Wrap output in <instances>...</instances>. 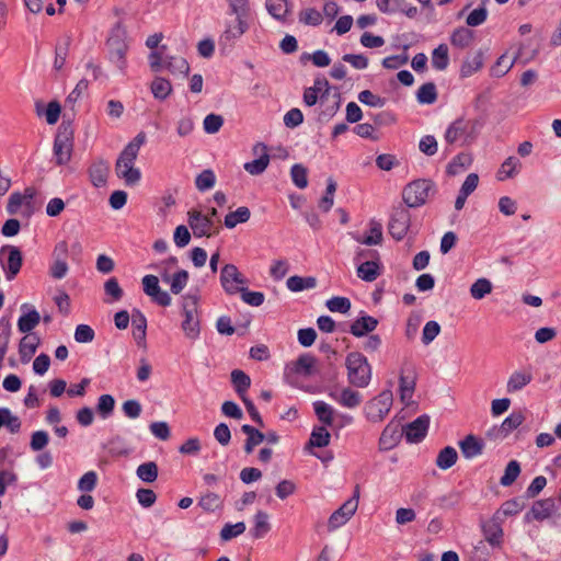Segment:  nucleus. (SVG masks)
<instances>
[{
  "label": "nucleus",
  "instance_id": "1",
  "mask_svg": "<svg viewBox=\"0 0 561 561\" xmlns=\"http://www.w3.org/2000/svg\"><path fill=\"white\" fill-rule=\"evenodd\" d=\"M146 142V134L140 131L121 152L116 165L115 173L123 179L126 185H135L140 181V171L134 167L141 146Z\"/></svg>",
  "mask_w": 561,
  "mask_h": 561
},
{
  "label": "nucleus",
  "instance_id": "2",
  "mask_svg": "<svg viewBox=\"0 0 561 561\" xmlns=\"http://www.w3.org/2000/svg\"><path fill=\"white\" fill-rule=\"evenodd\" d=\"M199 295L198 293H188L182 298L183 321L181 328L185 336L190 340L198 339L201 334L199 320Z\"/></svg>",
  "mask_w": 561,
  "mask_h": 561
},
{
  "label": "nucleus",
  "instance_id": "3",
  "mask_svg": "<svg viewBox=\"0 0 561 561\" xmlns=\"http://www.w3.org/2000/svg\"><path fill=\"white\" fill-rule=\"evenodd\" d=\"M348 382L357 388H365L371 379V366L367 358L359 352H352L346 356Z\"/></svg>",
  "mask_w": 561,
  "mask_h": 561
},
{
  "label": "nucleus",
  "instance_id": "4",
  "mask_svg": "<svg viewBox=\"0 0 561 561\" xmlns=\"http://www.w3.org/2000/svg\"><path fill=\"white\" fill-rule=\"evenodd\" d=\"M435 193V184L431 180L420 179L409 183L402 192V198L409 207L424 205Z\"/></svg>",
  "mask_w": 561,
  "mask_h": 561
},
{
  "label": "nucleus",
  "instance_id": "5",
  "mask_svg": "<svg viewBox=\"0 0 561 561\" xmlns=\"http://www.w3.org/2000/svg\"><path fill=\"white\" fill-rule=\"evenodd\" d=\"M393 403L392 391L387 389L366 402L364 413L366 419L373 423H380L391 410Z\"/></svg>",
  "mask_w": 561,
  "mask_h": 561
},
{
  "label": "nucleus",
  "instance_id": "6",
  "mask_svg": "<svg viewBox=\"0 0 561 561\" xmlns=\"http://www.w3.org/2000/svg\"><path fill=\"white\" fill-rule=\"evenodd\" d=\"M477 123L465 118H458L453 122L445 131V141L449 145L461 142V145L471 144L477 136Z\"/></svg>",
  "mask_w": 561,
  "mask_h": 561
},
{
  "label": "nucleus",
  "instance_id": "7",
  "mask_svg": "<svg viewBox=\"0 0 561 561\" xmlns=\"http://www.w3.org/2000/svg\"><path fill=\"white\" fill-rule=\"evenodd\" d=\"M219 280L224 291L229 296L239 294V291L248 285V279L239 268L231 263L225 264L221 267Z\"/></svg>",
  "mask_w": 561,
  "mask_h": 561
},
{
  "label": "nucleus",
  "instance_id": "8",
  "mask_svg": "<svg viewBox=\"0 0 561 561\" xmlns=\"http://www.w3.org/2000/svg\"><path fill=\"white\" fill-rule=\"evenodd\" d=\"M561 519V513L552 497L538 500L533 503L529 512L525 514V522H543L546 519Z\"/></svg>",
  "mask_w": 561,
  "mask_h": 561
},
{
  "label": "nucleus",
  "instance_id": "9",
  "mask_svg": "<svg viewBox=\"0 0 561 561\" xmlns=\"http://www.w3.org/2000/svg\"><path fill=\"white\" fill-rule=\"evenodd\" d=\"M359 499V486L356 485L354 495L348 499L343 505L331 514L328 520V527L330 530H335L341 526L345 525L351 517L356 513L358 507Z\"/></svg>",
  "mask_w": 561,
  "mask_h": 561
},
{
  "label": "nucleus",
  "instance_id": "10",
  "mask_svg": "<svg viewBox=\"0 0 561 561\" xmlns=\"http://www.w3.org/2000/svg\"><path fill=\"white\" fill-rule=\"evenodd\" d=\"M72 148L71 131L67 128L59 130L54 141V154L58 165H65L71 160Z\"/></svg>",
  "mask_w": 561,
  "mask_h": 561
},
{
  "label": "nucleus",
  "instance_id": "11",
  "mask_svg": "<svg viewBox=\"0 0 561 561\" xmlns=\"http://www.w3.org/2000/svg\"><path fill=\"white\" fill-rule=\"evenodd\" d=\"M187 222L196 238L211 237L217 233L214 231V220L209 216H204L202 211L197 209H191L187 211Z\"/></svg>",
  "mask_w": 561,
  "mask_h": 561
},
{
  "label": "nucleus",
  "instance_id": "12",
  "mask_svg": "<svg viewBox=\"0 0 561 561\" xmlns=\"http://www.w3.org/2000/svg\"><path fill=\"white\" fill-rule=\"evenodd\" d=\"M411 224V214L407 208L399 207L396 208L391 215L388 230L393 239L397 241L402 240L410 228Z\"/></svg>",
  "mask_w": 561,
  "mask_h": 561
},
{
  "label": "nucleus",
  "instance_id": "13",
  "mask_svg": "<svg viewBox=\"0 0 561 561\" xmlns=\"http://www.w3.org/2000/svg\"><path fill=\"white\" fill-rule=\"evenodd\" d=\"M142 287L144 291L147 296H149L154 302L162 307H167L171 305L170 295L162 290L159 285V279L154 275H146L142 278Z\"/></svg>",
  "mask_w": 561,
  "mask_h": 561
},
{
  "label": "nucleus",
  "instance_id": "14",
  "mask_svg": "<svg viewBox=\"0 0 561 561\" xmlns=\"http://www.w3.org/2000/svg\"><path fill=\"white\" fill-rule=\"evenodd\" d=\"M400 399L404 404H410L415 390V374L411 365L405 364L401 368L399 379Z\"/></svg>",
  "mask_w": 561,
  "mask_h": 561
},
{
  "label": "nucleus",
  "instance_id": "15",
  "mask_svg": "<svg viewBox=\"0 0 561 561\" xmlns=\"http://www.w3.org/2000/svg\"><path fill=\"white\" fill-rule=\"evenodd\" d=\"M248 16L236 15L234 22L226 25V30L220 36V43L231 45L236 39L240 38L249 30Z\"/></svg>",
  "mask_w": 561,
  "mask_h": 561
},
{
  "label": "nucleus",
  "instance_id": "16",
  "mask_svg": "<svg viewBox=\"0 0 561 561\" xmlns=\"http://www.w3.org/2000/svg\"><path fill=\"white\" fill-rule=\"evenodd\" d=\"M430 416L423 414L403 427V433L409 443H419L427 434Z\"/></svg>",
  "mask_w": 561,
  "mask_h": 561
},
{
  "label": "nucleus",
  "instance_id": "17",
  "mask_svg": "<svg viewBox=\"0 0 561 561\" xmlns=\"http://www.w3.org/2000/svg\"><path fill=\"white\" fill-rule=\"evenodd\" d=\"M4 250L8 251V260L7 263L2 265V268L4 271L5 278L8 280H12L21 271L23 264L22 252L18 247L14 245L3 248L2 251Z\"/></svg>",
  "mask_w": 561,
  "mask_h": 561
},
{
  "label": "nucleus",
  "instance_id": "18",
  "mask_svg": "<svg viewBox=\"0 0 561 561\" xmlns=\"http://www.w3.org/2000/svg\"><path fill=\"white\" fill-rule=\"evenodd\" d=\"M402 434L403 428H401L400 423L392 420L383 428L379 444L383 449H391L400 442Z\"/></svg>",
  "mask_w": 561,
  "mask_h": 561
},
{
  "label": "nucleus",
  "instance_id": "19",
  "mask_svg": "<svg viewBox=\"0 0 561 561\" xmlns=\"http://www.w3.org/2000/svg\"><path fill=\"white\" fill-rule=\"evenodd\" d=\"M108 173L110 165L103 159H98L93 161L88 169L90 182L94 187L104 186L107 182Z\"/></svg>",
  "mask_w": 561,
  "mask_h": 561
},
{
  "label": "nucleus",
  "instance_id": "20",
  "mask_svg": "<svg viewBox=\"0 0 561 561\" xmlns=\"http://www.w3.org/2000/svg\"><path fill=\"white\" fill-rule=\"evenodd\" d=\"M333 400H335L340 405L347 409H355L362 403V394L353 390L350 387H344L340 393L330 392L329 394Z\"/></svg>",
  "mask_w": 561,
  "mask_h": 561
},
{
  "label": "nucleus",
  "instance_id": "21",
  "mask_svg": "<svg viewBox=\"0 0 561 561\" xmlns=\"http://www.w3.org/2000/svg\"><path fill=\"white\" fill-rule=\"evenodd\" d=\"M110 47V61L113 62L121 72H125L127 67V45L119 39H111Z\"/></svg>",
  "mask_w": 561,
  "mask_h": 561
},
{
  "label": "nucleus",
  "instance_id": "22",
  "mask_svg": "<svg viewBox=\"0 0 561 561\" xmlns=\"http://www.w3.org/2000/svg\"><path fill=\"white\" fill-rule=\"evenodd\" d=\"M533 380V374L528 369L515 370L511 374L506 382V391L515 393L525 388Z\"/></svg>",
  "mask_w": 561,
  "mask_h": 561
},
{
  "label": "nucleus",
  "instance_id": "23",
  "mask_svg": "<svg viewBox=\"0 0 561 561\" xmlns=\"http://www.w3.org/2000/svg\"><path fill=\"white\" fill-rule=\"evenodd\" d=\"M291 365L293 371L304 377L312 376L317 371V358L310 354L300 355Z\"/></svg>",
  "mask_w": 561,
  "mask_h": 561
},
{
  "label": "nucleus",
  "instance_id": "24",
  "mask_svg": "<svg viewBox=\"0 0 561 561\" xmlns=\"http://www.w3.org/2000/svg\"><path fill=\"white\" fill-rule=\"evenodd\" d=\"M378 325V320L371 316H362L356 319L350 329V332L354 336H364L367 333L373 332Z\"/></svg>",
  "mask_w": 561,
  "mask_h": 561
},
{
  "label": "nucleus",
  "instance_id": "25",
  "mask_svg": "<svg viewBox=\"0 0 561 561\" xmlns=\"http://www.w3.org/2000/svg\"><path fill=\"white\" fill-rule=\"evenodd\" d=\"M460 450L465 458L471 459L482 454L483 443L473 435H468L459 443Z\"/></svg>",
  "mask_w": 561,
  "mask_h": 561
},
{
  "label": "nucleus",
  "instance_id": "26",
  "mask_svg": "<svg viewBox=\"0 0 561 561\" xmlns=\"http://www.w3.org/2000/svg\"><path fill=\"white\" fill-rule=\"evenodd\" d=\"M39 339L34 334H27L20 341L19 353L22 362H28L35 354Z\"/></svg>",
  "mask_w": 561,
  "mask_h": 561
},
{
  "label": "nucleus",
  "instance_id": "27",
  "mask_svg": "<svg viewBox=\"0 0 561 561\" xmlns=\"http://www.w3.org/2000/svg\"><path fill=\"white\" fill-rule=\"evenodd\" d=\"M253 519L254 526L251 528L250 534L254 539H261L271 530L268 514L264 511H257Z\"/></svg>",
  "mask_w": 561,
  "mask_h": 561
},
{
  "label": "nucleus",
  "instance_id": "28",
  "mask_svg": "<svg viewBox=\"0 0 561 561\" xmlns=\"http://www.w3.org/2000/svg\"><path fill=\"white\" fill-rule=\"evenodd\" d=\"M241 431L248 436L244 444L247 454H251L256 446L265 440V435L249 424L242 425Z\"/></svg>",
  "mask_w": 561,
  "mask_h": 561
},
{
  "label": "nucleus",
  "instance_id": "29",
  "mask_svg": "<svg viewBox=\"0 0 561 561\" xmlns=\"http://www.w3.org/2000/svg\"><path fill=\"white\" fill-rule=\"evenodd\" d=\"M286 286L290 291L294 293L312 289L317 286V278L313 276L301 277L294 275L287 278Z\"/></svg>",
  "mask_w": 561,
  "mask_h": 561
},
{
  "label": "nucleus",
  "instance_id": "30",
  "mask_svg": "<svg viewBox=\"0 0 561 561\" xmlns=\"http://www.w3.org/2000/svg\"><path fill=\"white\" fill-rule=\"evenodd\" d=\"M146 330H147L146 317L139 310H134V312H133V334L139 345L145 344V342H146Z\"/></svg>",
  "mask_w": 561,
  "mask_h": 561
},
{
  "label": "nucleus",
  "instance_id": "31",
  "mask_svg": "<svg viewBox=\"0 0 561 561\" xmlns=\"http://www.w3.org/2000/svg\"><path fill=\"white\" fill-rule=\"evenodd\" d=\"M483 535L485 540L492 546V547H501L502 545V538H503V529L500 526V524L495 522H489L483 525Z\"/></svg>",
  "mask_w": 561,
  "mask_h": 561
},
{
  "label": "nucleus",
  "instance_id": "32",
  "mask_svg": "<svg viewBox=\"0 0 561 561\" xmlns=\"http://www.w3.org/2000/svg\"><path fill=\"white\" fill-rule=\"evenodd\" d=\"M41 321V314L35 309H30L26 313H23L18 320V329L21 333H28Z\"/></svg>",
  "mask_w": 561,
  "mask_h": 561
},
{
  "label": "nucleus",
  "instance_id": "33",
  "mask_svg": "<svg viewBox=\"0 0 561 561\" xmlns=\"http://www.w3.org/2000/svg\"><path fill=\"white\" fill-rule=\"evenodd\" d=\"M522 168V163L519 159L516 157H508L501 165L496 173V178L499 181H504L506 179L515 176L519 169Z\"/></svg>",
  "mask_w": 561,
  "mask_h": 561
},
{
  "label": "nucleus",
  "instance_id": "34",
  "mask_svg": "<svg viewBox=\"0 0 561 561\" xmlns=\"http://www.w3.org/2000/svg\"><path fill=\"white\" fill-rule=\"evenodd\" d=\"M483 66V55L477 51L469 56L461 65L460 73L462 77H470L478 72Z\"/></svg>",
  "mask_w": 561,
  "mask_h": 561
},
{
  "label": "nucleus",
  "instance_id": "35",
  "mask_svg": "<svg viewBox=\"0 0 561 561\" xmlns=\"http://www.w3.org/2000/svg\"><path fill=\"white\" fill-rule=\"evenodd\" d=\"M380 275V265L376 261H366L357 267V276L365 282H374Z\"/></svg>",
  "mask_w": 561,
  "mask_h": 561
},
{
  "label": "nucleus",
  "instance_id": "36",
  "mask_svg": "<svg viewBox=\"0 0 561 561\" xmlns=\"http://www.w3.org/2000/svg\"><path fill=\"white\" fill-rule=\"evenodd\" d=\"M314 413L318 420L325 426H331L334 421L335 410L324 401L313 402Z\"/></svg>",
  "mask_w": 561,
  "mask_h": 561
},
{
  "label": "nucleus",
  "instance_id": "37",
  "mask_svg": "<svg viewBox=\"0 0 561 561\" xmlns=\"http://www.w3.org/2000/svg\"><path fill=\"white\" fill-rule=\"evenodd\" d=\"M231 382L234 387L236 392L239 394V397L245 398L247 390L249 389L251 385L250 377L240 369H234L231 373Z\"/></svg>",
  "mask_w": 561,
  "mask_h": 561
},
{
  "label": "nucleus",
  "instance_id": "38",
  "mask_svg": "<svg viewBox=\"0 0 561 561\" xmlns=\"http://www.w3.org/2000/svg\"><path fill=\"white\" fill-rule=\"evenodd\" d=\"M3 426L12 434L19 433L21 428L19 416L14 415L8 408H0V428Z\"/></svg>",
  "mask_w": 561,
  "mask_h": 561
},
{
  "label": "nucleus",
  "instance_id": "39",
  "mask_svg": "<svg viewBox=\"0 0 561 561\" xmlns=\"http://www.w3.org/2000/svg\"><path fill=\"white\" fill-rule=\"evenodd\" d=\"M151 93L157 100H165L172 93V85L169 80L156 77L150 85Z\"/></svg>",
  "mask_w": 561,
  "mask_h": 561
},
{
  "label": "nucleus",
  "instance_id": "40",
  "mask_svg": "<svg viewBox=\"0 0 561 561\" xmlns=\"http://www.w3.org/2000/svg\"><path fill=\"white\" fill-rule=\"evenodd\" d=\"M457 459V450L451 446H447L438 453L436 458V466L439 469L447 470L456 463Z\"/></svg>",
  "mask_w": 561,
  "mask_h": 561
},
{
  "label": "nucleus",
  "instance_id": "41",
  "mask_svg": "<svg viewBox=\"0 0 561 561\" xmlns=\"http://www.w3.org/2000/svg\"><path fill=\"white\" fill-rule=\"evenodd\" d=\"M250 209L245 206L239 207L234 211H230L225 217V226L229 229L234 228L238 224L247 222L250 219Z\"/></svg>",
  "mask_w": 561,
  "mask_h": 561
},
{
  "label": "nucleus",
  "instance_id": "42",
  "mask_svg": "<svg viewBox=\"0 0 561 561\" xmlns=\"http://www.w3.org/2000/svg\"><path fill=\"white\" fill-rule=\"evenodd\" d=\"M472 41L473 32L467 27L456 28L450 37L451 45L458 48L468 47Z\"/></svg>",
  "mask_w": 561,
  "mask_h": 561
},
{
  "label": "nucleus",
  "instance_id": "43",
  "mask_svg": "<svg viewBox=\"0 0 561 561\" xmlns=\"http://www.w3.org/2000/svg\"><path fill=\"white\" fill-rule=\"evenodd\" d=\"M163 68L168 69L173 75L180 73L186 76L190 71L188 62L180 56H168Z\"/></svg>",
  "mask_w": 561,
  "mask_h": 561
},
{
  "label": "nucleus",
  "instance_id": "44",
  "mask_svg": "<svg viewBox=\"0 0 561 561\" xmlns=\"http://www.w3.org/2000/svg\"><path fill=\"white\" fill-rule=\"evenodd\" d=\"M472 156L467 152H460L457 154L453 161L448 164V173L451 175H456L461 171L469 168L472 163Z\"/></svg>",
  "mask_w": 561,
  "mask_h": 561
},
{
  "label": "nucleus",
  "instance_id": "45",
  "mask_svg": "<svg viewBox=\"0 0 561 561\" xmlns=\"http://www.w3.org/2000/svg\"><path fill=\"white\" fill-rule=\"evenodd\" d=\"M137 477L147 483H152L158 478V466L153 461L144 462L137 468Z\"/></svg>",
  "mask_w": 561,
  "mask_h": 561
},
{
  "label": "nucleus",
  "instance_id": "46",
  "mask_svg": "<svg viewBox=\"0 0 561 561\" xmlns=\"http://www.w3.org/2000/svg\"><path fill=\"white\" fill-rule=\"evenodd\" d=\"M448 62V47L445 44H440L432 53V65L437 70H445Z\"/></svg>",
  "mask_w": 561,
  "mask_h": 561
},
{
  "label": "nucleus",
  "instance_id": "47",
  "mask_svg": "<svg viewBox=\"0 0 561 561\" xmlns=\"http://www.w3.org/2000/svg\"><path fill=\"white\" fill-rule=\"evenodd\" d=\"M492 283L488 278L477 279L470 287L472 298L480 300L492 291Z\"/></svg>",
  "mask_w": 561,
  "mask_h": 561
},
{
  "label": "nucleus",
  "instance_id": "48",
  "mask_svg": "<svg viewBox=\"0 0 561 561\" xmlns=\"http://www.w3.org/2000/svg\"><path fill=\"white\" fill-rule=\"evenodd\" d=\"M416 99L421 104H433L437 99L436 85L433 82L420 87Z\"/></svg>",
  "mask_w": 561,
  "mask_h": 561
},
{
  "label": "nucleus",
  "instance_id": "49",
  "mask_svg": "<svg viewBox=\"0 0 561 561\" xmlns=\"http://www.w3.org/2000/svg\"><path fill=\"white\" fill-rule=\"evenodd\" d=\"M11 336V324L8 320H0V367L8 351V344Z\"/></svg>",
  "mask_w": 561,
  "mask_h": 561
},
{
  "label": "nucleus",
  "instance_id": "50",
  "mask_svg": "<svg viewBox=\"0 0 561 561\" xmlns=\"http://www.w3.org/2000/svg\"><path fill=\"white\" fill-rule=\"evenodd\" d=\"M331 435L324 426H317L313 428L309 445L312 447H325L330 443Z\"/></svg>",
  "mask_w": 561,
  "mask_h": 561
},
{
  "label": "nucleus",
  "instance_id": "51",
  "mask_svg": "<svg viewBox=\"0 0 561 561\" xmlns=\"http://www.w3.org/2000/svg\"><path fill=\"white\" fill-rule=\"evenodd\" d=\"M270 163V154H263V157H259L253 161L245 162L243 164L244 170L251 175H260L262 174Z\"/></svg>",
  "mask_w": 561,
  "mask_h": 561
},
{
  "label": "nucleus",
  "instance_id": "52",
  "mask_svg": "<svg viewBox=\"0 0 561 561\" xmlns=\"http://www.w3.org/2000/svg\"><path fill=\"white\" fill-rule=\"evenodd\" d=\"M188 277V272L185 270H180L175 272L170 279L171 293L174 295H179L186 287Z\"/></svg>",
  "mask_w": 561,
  "mask_h": 561
},
{
  "label": "nucleus",
  "instance_id": "53",
  "mask_svg": "<svg viewBox=\"0 0 561 561\" xmlns=\"http://www.w3.org/2000/svg\"><path fill=\"white\" fill-rule=\"evenodd\" d=\"M115 399L111 394H102L98 399L96 411L103 417L107 419L114 411Z\"/></svg>",
  "mask_w": 561,
  "mask_h": 561
},
{
  "label": "nucleus",
  "instance_id": "54",
  "mask_svg": "<svg viewBox=\"0 0 561 561\" xmlns=\"http://www.w3.org/2000/svg\"><path fill=\"white\" fill-rule=\"evenodd\" d=\"M519 473H520L519 463L516 460H511L505 468L504 474L502 476L500 483L503 486H508L516 481Z\"/></svg>",
  "mask_w": 561,
  "mask_h": 561
},
{
  "label": "nucleus",
  "instance_id": "55",
  "mask_svg": "<svg viewBox=\"0 0 561 561\" xmlns=\"http://www.w3.org/2000/svg\"><path fill=\"white\" fill-rule=\"evenodd\" d=\"M308 170L302 164L296 163L291 167L290 176L298 188H306L308 185Z\"/></svg>",
  "mask_w": 561,
  "mask_h": 561
},
{
  "label": "nucleus",
  "instance_id": "56",
  "mask_svg": "<svg viewBox=\"0 0 561 561\" xmlns=\"http://www.w3.org/2000/svg\"><path fill=\"white\" fill-rule=\"evenodd\" d=\"M244 530L245 524L243 522H239L237 524H226L220 531V538L224 541H228L242 535Z\"/></svg>",
  "mask_w": 561,
  "mask_h": 561
},
{
  "label": "nucleus",
  "instance_id": "57",
  "mask_svg": "<svg viewBox=\"0 0 561 561\" xmlns=\"http://www.w3.org/2000/svg\"><path fill=\"white\" fill-rule=\"evenodd\" d=\"M327 308L332 312L347 313L351 309V301L346 297H332L325 304Z\"/></svg>",
  "mask_w": 561,
  "mask_h": 561
},
{
  "label": "nucleus",
  "instance_id": "58",
  "mask_svg": "<svg viewBox=\"0 0 561 561\" xmlns=\"http://www.w3.org/2000/svg\"><path fill=\"white\" fill-rule=\"evenodd\" d=\"M266 9L272 16L282 20L287 13V0H266Z\"/></svg>",
  "mask_w": 561,
  "mask_h": 561
},
{
  "label": "nucleus",
  "instance_id": "59",
  "mask_svg": "<svg viewBox=\"0 0 561 561\" xmlns=\"http://www.w3.org/2000/svg\"><path fill=\"white\" fill-rule=\"evenodd\" d=\"M239 294L241 295V299L247 305L253 306V307H260L263 305L265 296L261 291H251L245 287H243Z\"/></svg>",
  "mask_w": 561,
  "mask_h": 561
},
{
  "label": "nucleus",
  "instance_id": "60",
  "mask_svg": "<svg viewBox=\"0 0 561 561\" xmlns=\"http://www.w3.org/2000/svg\"><path fill=\"white\" fill-rule=\"evenodd\" d=\"M215 182L216 176L211 170H204L195 180L196 187L201 192L211 188L215 185Z\"/></svg>",
  "mask_w": 561,
  "mask_h": 561
},
{
  "label": "nucleus",
  "instance_id": "61",
  "mask_svg": "<svg viewBox=\"0 0 561 561\" xmlns=\"http://www.w3.org/2000/svg\"><path fill=\"white\" fill-rule=\"evenodd\" d=\"M525 416L522 412H513L501 425V431L506 435L523 424Z\"/></svg>",
  "mask_w": 561,
  "mask_h": 561
},
{
  "label": "nucleus",
  "instance_id": "62",
  "mask_svg": "<svg viewBox=\"0 0 561 561\" xmlns=\"http://www.w3.org/2000/svg\"><path fill=\"white\" fill-rule=\"evenodd\" d=\"M198 505L206 512H214L220 507L221 500L216 493L208 492L199 499Z\"/></svg>",
  "mask_w": 561,
  "mask_h": 561
},
{
  "label": "nucleus",
  "instance_id": "63",
  "mask_svg": "<svg viewBox=\"0 0 561 561\" xmlns=\"http://www.w3.org/2000/svg\"><path fill=\"white\" fill-rule=\"evenodd\" d=\"M224 125V118L218 114H208L203 122V127L207 134H216Z\"/></svg>",
  "mask_w": 561,
  "mask_h": 561
},
{
  "label": "nucleus",
  "instance_id": "64",
  "mask_svg": "<svg viewBox=\"0 0 561 561\" xmlns=\"http://www.w3.org/2000/svg\"><path fill=\"white\" fill-rule=\"evenodd\" d=\"M440 333V325L436 321H428L423 328L422 342L424 345L432 343Z\"/></svg>",
  "mask_w": 561,
  "mask_h": 561
}]
</instances>
